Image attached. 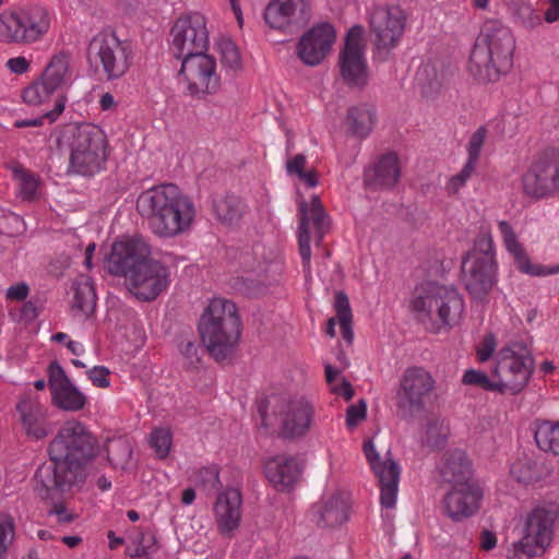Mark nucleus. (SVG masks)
<instances>
[{
    "mask_svg": "<svg viewBox=\"0 0 559 559\" xmlns=\"http://www.w3.org/2000/svg\"><path fill=\"white\" fill-rule=\"evenodd\" d=\"M156 537L152 531L139 532L128 545L126 552L131 558L150 559V555L156 549Z\"/></svg>",
    "mask_w": 559,
    "mask_h": 559,
    "instance_id": "39",
    "label": "nucleus"
},
{
    "mask_svg": "<svg viewBox=\"0 0 559 559\" xmlns=\"http://www.w3.org/2000/svg\"><path fill=\"white\" fill-rule=\"evenodd\" d=\"M203 345L216 361L230 358L241 335V321L236 305L224 298H214L199 321Z\"/></svg>",
    "mask_w": 559,
    "mask_h": 559,
    "instance_id": "4",
    "label": "nucleus"
},
{
    "mask_svg": "<svg viewBox=\"0 0 559 559\" xmlns=\"http://www.w3.org/2000/svg\"><path fill=\"white\" fill-rule=\"evenodd\" d=\"M148 255L151 248L142 237L126 238L114 242L106 266L110 274L123 276L127 281Z\"/></svg>",
    "mask_w": 559,
    "mask_h": 559,
    "instance_id": "19",
    "label": "nucleus"
},
{
    "mask_svg": "<svg viewBox=\"0 0 559 559\" xmlns=\"http://www.w3.org/2000/svg\"><path fill=\"white\" fill-rule=\"evenodd\" d=\"M136 210L160 238H174L187 233L197 213L193 201L173 183L155 186L141 192Z\"/></svg>",
    "mask_w": 559,
    "mask_h": 559,
    "instance_id": "2",
    "label": "nucleus"
},
{
    "mask_svg": "<svg viewBox=\"0 0 559 559\" xmlns=\"http://www.w3.org/2000/svg\"><path fill=\"white\" fill-rule=\"evenodd\" d=\"M88 379L97 388H108L110 382L108 379L109 370L104 366H96L87 371Z\"/></svg>",
    "mask_w": 559,
    "mask_h": 559,
    "instance_id": "63",
    "label": "nucleus"
},
{
    "mask_svg": "<svg viewBox=\"0 0 559 559\" xmlns=\"http://www.w3.org/2000/svg\"><path fill=\"white\" fill-rule=\"evenodd\" d=\"M22 425L26 431V435L33 437L36 440L47 437L53 429L52 424L47 418V412L41 414V416L22 421Z\"/></svg>",
    "mask_w": 559,
    "mask_h": 559,
    "instance_id": "52",
    "label": "nucleus"
},
{
    "mask_svg": "<svg viewBox=\"0 0 559 559\" xmlns=\"http://www.w3.org/2000/svg\"><path fill=\"white\" fill-rule=\"evenodd\" d=\"M497 262L490 235H479L474 248L462 260V282L468 294L483 300L496 283Z\"/></svg>",
    "mask_w": 559,
    "mask_h": 559,
    "instance_id": "9",
    "label": "nucleus"
},
{
    "mask_svg": "<svg viewBox=\"0 0 559 559\" xmlns=\"http://www.w3.org/2000/svg\"><path fill=\"white\" fill-rule=\"evenodd\" d=\"M241 503V493L236 488H229L217 496L214 513L222 534H229L239 526Z\"/></svg>",
    "mask_w": 559,
    "mask_h": 559,
    "instance_id": "27",
    "label": "nucleus"
},
{
    "mask_svg": "<svg viewBox=\"0 0 559 559\" xmlns=\"http://www.w3.org/2000/svg\"><path fill=\"white\" fill-rule=\"evenodd\" d=\"M298 243L299 253L305 267L309 269L311 259L309 224H313L317 242L320 243L329 228L328 215L318 195H313L311 204L306 201L299 203Z\"/></svg>",
    "mask_w": 559,
    "mask_h": 559,
    "instance_id": "20",
    "label": "nucleus"
},
{
    "mask_svg": "<svg viewBox=\"0 0 559 559\" xmlns=\"http://www.w3.org/2000/svg\"><path fill=\"white\" fill-rule=\"evenodd\" d=\"M516 22L525 29L532 31L539 27L543 16L530 4H522L515 12Z\"/></svg>",
    "mask_w": 559,
    "mask_h": 559,
    "instance_id": "56",
    "label": "nucleus"
},
{
    "mask_svg": "<svg viewBox=\"0 0 559 559\" xmlns=\"http://www.w3.org/2000/svg\"><path fill=\"white\" fill-rule=\"evenodd\" d=\"M177 79L183 95L199 100L215 94L221 86L216 60L206 52L181 59Z\"/></svg>",
    "mask_w": 559,
    "mask_h": 559,
    "instance_id": "11",
    "label": "nucleus"
},
{
    "mask_svg": "<svg viewBox=\"0 0 559 559\" xmlns=\"http://www.w3.org/2000/svg\"><path fill=\"white\" fill-rule=\"evenodd\" d=\"M335 40V29L330 23H320L304 34L297 45L300 60L310 67L320 64Z\"/></svg>",
    "mask_w": 559,
    "mask_h": 559,
    "instance_id": "22",
    "label": "nucleus"
},
{
    "mask_svg": "<svg viewBox=\"0 0 559 559\" xmlns=\"http://www.w3.org/2000/svg\"><path fill=\"white\" fill-rule=\"evenodd\" d=\"M170 50L181 60L192 55L206 52L210 45L205 17L191 13L179 17L171 27Z\"/></svg>",
    "mask_w": 559,
    "mask_h": 559,
    "instance_id": "13",
    "label": "nucleus"
},
{
    "mask_svg": "<svg viewBox=\"0 0 559 559\" xmlns=\"http://www.w3.org/2000/svg\"><path fill=\"white\" fill-rule=\"evenodd\" d=\"M13 176L19 181L22 198L32 200L37 192L38 182L36 178L22 166L13 167Z\"/></svg>",
    "mask_w": 559,
    "mask_h": 559,
    "instance_id": "54",
    "label": "nucleus"
},
{
    "mask_svg": "<svg viewBox=\"0 0 559 559\" xmlns=\"http://www.w3.org/2000/svg\"><path fill=\"white\" fill-rule=\"evenodd\" d=\"M66 100L67 99L63 95H59L52 110L47 111L37 118L15 120L13 126L15 128L21 129V128H27V127H34V128L41 127L46 120H48L49 123H52L63 112L64 107H66Z\"/></svg>",
    "mask_w": 559,
    "mask_h": 559,
    "instance_id": "47",
    "label": "nucleus"
},
{
    "mask_svg": "<svg viewBox=\"0 0 559 559\" xmlns=\"http://www.w3.org/2000/svg\"><path fill=\"white\" fill-rule=\"evenodd\" d=\"M0 41L21 44L16 10L0 14Z\"/></svg>",
    "mask_w": 559,
    "mask_h": 559,
    "instance_id": "46",
    "label": "nucleus"
},
{
    "mask_svg": "<svg viewBox=\"0 0 559 559\" xmlns=\"http://www.w3.org/2000/svg\"><path fill=\"white\" fill-rule=\"evenodd\" d=\"M216 218L226 225L237 224L246 212L245 203L235 195H227L213 203Z\"/></svg>",
    "mask_w": 559,
    "mask_h": 559,
    "instance_id": "36",
    "label": "nucleus"
},
{
    "mask_svg": "<svg viewBox=\"0 0 559 559\" xmlns=\"http://www.w3.org/2000/svg\"><path fill=\"white\" fill-rule=\"evenodd\" d=\"M106 145L105 133L92 123L67 124L57 139L58 148L69 152V170L83 176L103 167L107 158Z\"/></svg>",
    "mask_w": 559,
    "mask_h": 559,
    "instance_id": "5",
    "label": "nucleus"
},
{
    "mask_svg": "<svg viewBox=\"0 0 559 559\" xmlns=\"http://www.w3.org/2000/svg\"><path fill=\"white\" fill-rule=\"evenodd\" d=\"M334 310L336 312V318L341 325L344 340H346L348 343H352L354 337L352 329L353 316L349 299L344 292H337L335 294Z\"/></svg>",
    "mask_w": 559,
    "mask_h": 559,
    "instance_id": "40",
    "label": "nucleus"
},
{
    "mask_svg": "<svg viewBox=\"0 0 559 559\" xmlns=\"http://www.w3.org/2000/svg\"><path fill=\"white\" fill-rule=\"evenodd\" d=\"M510 474L519 483L532 484L542 479L544 466L536 455L523 453L511 464Z\"/></svg>",
    "mask_w": 559,
    "mask_h": 559,
    "instance_id": "33",
    "label": "nucleus"
},
{
    "mask_svg": "<svg viewBox=\"0 0 559 559\" xmlns=\"http://www.w3.org/2000/svg\"><path fill=\"white\" fill-rule=\"evenodd\" d=\"M217 48L221 53V60L231 71L241 69V58L235 43L229 38H222L217 41Z\"/></svg>",
    "mask_w": 559,
    "mask_h": 559,
    "instance_id": "49",
    "label": "nucleus"
},
{
    "mask_svg": "<svg viewBox=\"0 0 559 559\" xmlns=\"http://www.w3.org/2000/svg\"><path fill=\"white\" fill-rule=\"evenodd\" d=\"M169 284V270L151 255L126 281L128 290L139 300H154Z\"/></svg>",
    "mask_w": 559,
    "mask_h": 559,
    "instance_id": "16",
    "label": "nucleus"
},
{
    "mask_svg": "<svg viewBox=\"0 0 559 559\" xmlns=\"http://www.w3.org/2000/svg\"><path fill=\"white\" fill-rule=\"evenodd\" d=\"M558 518V511L552 506L534 508L526 516L522 530L525 539H531L538 546L547 549L552 540L554 525Z\"/></svg>",
    "mask_w": 559,
    "mask_h": 559,
    "instance_id": "23",
    "label": "nucleus"
},
{
    "mask_svg": "<svg viewBox=\"0 0 559 559\" xmlns=\"http://www.w3.org/2000/svg\"><path fill=\"white\" fill-rule=\"evenodd\" d=\"M310 17V0H272L264 10L266 24L287 34L297 33Z\"/></svg>",
    "mask_w": 559,
    "mask_h": 559,
    "instance_id": "17",
    "label": "nucleus"
},
{
    "mask_svg": "<svg viewBox=\"0 0 559 559\" xmlns=\"http://www.w3.org/2000/svg\"><path fill=\"white\" fill-rule=\"evenodd\" d=\"M150 443L158 457H166L171 445L170 431L165 428L155 429L150 436Z\"/></svg>",
    "mask_w": 559,
    "mask_h": 559,
    "instance_id": "57",
    "label": "nucleus"
},
{
    "mask_svg": "<svg viewBox=\"0 0 559 559\" xmlns=\"http://www.w3.org/2000/svg\"><path fill=\"white\" fill-rule=\"evenodd\" d=\"M498 228L501 233L503 245L507 251L513 257L518 269L525 274L543 275L542 266L531 263L530 258L523 247L518 240V236L512 226L507 221H499Z\"/></svg>",
    "mask_w": 559,
    "mask_h": 559,
    "instance_id": "30",
    "label": "nucleus"
},
{
    "mask_svg": "<svg viewBox=\"0 0 559 559\" xmlns=\"http://www.w3.org/2000/svg\"><path fill=\"white\" fill-rule=\"evenodd\" d=\"M440 474L442 479L451 486L472 484L471 464L465 453L460 450L445 453Z\"/></svg>",
    "mask_w": 559,
    "mask_h": 559,
    "instance_id": "31",
    "label": "nucleus"
},
{
    "mask_svg": "<svg viewBox=\"0 0 559 559\" xmlns=\"http://www.w3.org/2000/svg\"><path fill=\"white\" fill-rule=\"evenodd\" d=\"M98 453V441L79 420L66 421L48 447L49 461L36 469L35 490L41 498L66 492L85 481V468Z\"/></svg>",
    "mask_w": 559,
    "mask_h": 559,
    "instance_id": "1",
    "label": "nucleus"
},
{
    "mask_svg": "<svg viewBox=\"0 0 559 559\" xmlns=\"http://www.w3.org/2000/svg\"><path fill=\"white\" fill-rule=\"evenodd\" d=\"M240 264L248 272H265L267 260L264 247L258 243L250 251L242 252L240 254Z\"/></svg>",
    "mask_w": 559,
    "mask_h": 559,
    "instance_id": "45",
    "label": "nucleus"
},
{
    "mask_svg": "<svg viewBox=\"0 0 559 559\" xmlns=\"http://www.w3.org/2000/svg\"><path fill=\"white\" fill-rule=\"evenodd\" d=\"M96 305V295L90 281L80 282L74 286L73 307L85 314L92 312Z\"/></svg>",
    "mask_w": 559,
    "mask_h": 559,
    "instance_id": "42",
    "label": "nucleus"
},
{
    "mask_svg": "<svg viewBox=\"0 0 559 559\" xmlns=\"http://www.w3.org/2000/svg\"><path fill=\"white\" fill-rule=\"evenodd\" d=\"M515 39L511 29L499 23H486L469 56L468 71L481 83L496 82L513 64Z\"/></svg>",
    "mask_w": 559,
    "mask_h": 559,
    "instance_id": "3",
    "label": "nucleus"
},
{
    "mask_svg": "<svg viewBox=\"0 0 559 559\" xmlns=\"http://www.w3.org/2000/svg\"><path fill=\"white\" fill-rule=\"evenodd\" d=\"M16 409L20 413L21 421L26 419H33L37 416H41L47 412L46 407L40 403L38 396L34 393H26L16 405Z\"/></svg>",
    "mask_w": 559,
    "mask_h": 559,
    "instance_id": "50",
    "label": "nucleus"
},
{
    "mask_svg": "<svg viewBox=\"0 0 559 559\" xmlns=\"http://www.w3.org/2000/svg\"><path fill=\"white\" fill-rule=\"evenodd\" d=\"M195 484L207 492L215 491L219 484V469L216 465L202 467L195 476Z\"/></svg>",
    "mask_w": 559,
    "mask_h": 559,
    "instance_id": "55",
    "label": "nucleus"
},
{
    "mask_svg": "<svg viewBox=\"0 0 559 559\" xmlns=\"http://www.w3.org/2000/svg\"><path fill=\"white\" fill-rule=\"evenodd\" d=\"M69 64L70 53L60 51L51 57L40 78L57 92L61 90L71 78Z\"/></svg>",
    "mask_w": 559,
    "mask_h": 559,
    "instance_id": "32",
    "label": "nucleus"
},
{
    "mask_svg": "<svg viewBox=\"0 0 559 559\" xmlns=\"http://www.w3.org/2000/svg\"><path fill=\"white\" fill-rule=\"evenodd\" d=\"M417 80L419 83L433 91L440 87L444 82V72H439L435 63L426 62L418 70Z\"/></svg>",
    "mask_w": 559,
    "mask_h": 559,
    "instance_id": "53",
    "label": "nucleus"
},
{
    "mask_svg": "<svg viewBox=\"0 0 559 559\" xmlns=\"http://www.w3.org/2000/svg\"><path fill=\"white\" fill-rule=\"evenodd\" d=\"M526 195L540 199L559 191V151H545L522 177Z\"/></svg>",
    "mask_w": 559,
    "mask_h": 559,
    "instance_id": "14",
    "label": "nucleus"
},
{
    "mask_svg": "<svg viewBox=\"0 0 559 559\" xmlns=\"http://www.w3.org/2000/svg\"><path fill=\"white\" fill-rule=\"evenodd\" d=\"M406 16L399 7L376 8L370 15V29L379 49L396 46L404 33Z\"/></svg>",
    "mask_w": 559,
    "mask_h": 559,
    "instance_id": "21",
    "label": "nucleus"
},
{
    "mask_svg": "<svg viewBox=\"0 0 559 559\" xmlns=\"http://www.w3.org/2000/svg\"><path fill=\"white\" fill-rule=\"evenodd\" d=\"M534 439L542 451L559 455V421H536Z\"/></svg>",
    "mask_w": 559,
    "mask_h": 559,
    "instance_id": "37",
    "label": "nucleus"
},
{
    "mask_svg": "<svg viewBox=\"0 0 559 559\" xmlns=\"http://www.w3.org/2000/svg\"><path fill=\"white\" fill-rule=\"evenodd\" d=\"M49 515H53L59 524H69L73 522L76 515L73 512L68 511L66 506L61 502L55 503L48 511Z\"/></svg>",
    "mask_w": 559,
    "mask_h": 559,
    "instance_id": "64",
    "label": "nucleus"
},
{
    "mask_svg": "<svg viewBox=\"0 0 559 559\" xmlns=\"http://www.w3.org/2000/svg\"><path fill=\"white\" fill-rule=\"evenodd\" d=\"M449 427L439 418H430L421 437L420 444L429 451L442 450L448 441Z\"/></svg>",
    "mask_w": 559,
    "mask_h": 559,
    "instance_id": "38",
    "label": "nucleus"
},
{
    "mask_svg": "<svg viewBox=\"0 0 559 559\" xmlns=\"http://www.w3.org/2000/svg\"><path fill=\"white\" fill-rule=\"evenodd\" d=\"M52 404L67 412H79L86 405L87 399L72 382L51 392Z\"/></svg>",
    "mask_w": 559,
    "mask_h": 559,
    "instance_id": "34",
    "label": "nucleus"
},
{
    "mask_svg": "<svg viewBox=\"0 0 559 559\" xmlns=\"http://www.w3.org/2000/svg\"><path fill=\"white\" fill-rule=\"evenodd\" d=\"M22 425L26 431V435L33 437L36 440L47 437L53 429L52 424L47 418V412L41 414V416L22 421Z\"/></svg>",
    "mask_w": 559,
    "mask_h": 559,
    "instance_id": "51",
    "label": "nucleus"
},
{
    "mask_svg": "<svg viewBox=\"0 0 559 559\" xmlns=\"http://www.w3.org/2000/svg\"><path fill=\"white\" fill-rule=\"evenodd\" d=\"M346 121L353 135L366 138L374 126L376 115L370 107L365 105L350 107L347 112Z\"/></svg>",
    "mask_w": 559,
    "mask_h": 559,
    "instance_id": "35",
    "label": "nucleus"
},
{
    "mask_svg": "<svg viewBox=\"0 0 559 559\" xmlns=\"http://www.w3.org/2000/svg\"><path fill=\"white\" fill-rule=\"evenodd\" d=\"M367 412V404L364 400L358 401L356 404L350 405L346 413V425L354 428L359 421L365 419Z\"/></svg>",
    "mask_w": 559,
    "mask_h": 559,
    "instance_id": "62",
    "label": "nucleus"
},
{
    "mask_svg": "<svg viewBox=\"0 0 559 559\" xmlns=\"http://www.w3.org/2000/svg\"><path fill=\"white\" fill-rule=\"evenodd\" d=\"M534 370V358L522 342L502 347L492 369V378L498 379L501 393L519 394L527 385Z\"/></svg>",
    "mask_w": 559,
    "mask_h": 559,
    "instance_id": "10",
    "label": "nucleus"
},
{
    "mask_svg": "<svg viewBox=\"0 0 559 559\" xmlns=\"http://www.w3.org/2000/svg\"><path fill=\"white\" fill-rule=\"evenodd\" d=\"M302 466L289 455H276L264 463V473L269 481L280 491L289 490L300 478Z\"/></svg>",
    "mask_w": 559,
    "mask_h": 559,
    "instance_id": "25",
    "label": "nucleus"
},
{
    "mask_svg": "<svg viewBox=\"0 0 559 559\" xmlns=\"http://www.w3.org/2000/svg\"><path fill=\"white\" fill-rule=\"evenodd\" d=\"M14 538V521L7 513H0V559H3L8 547Z\"/></svg>",
    "mask_w": 559,
    "mask_h": 559,
    "instance_id": "58",
    "label": "nucleus"
},
{
    "mask_svg": "<svg viewBox=\"0 0 559 559\" xmlns=\"http://www.w3.org/2000/svg\"><path fill=\"white\" fill-rule=\"evenodd\" d=\"M546 549L533 543L531 539H525V536L514 542L507 550V559H536L545 554Z\"/></svg>",
    "mask_w": 559,
    "mask_h": 559,
    "instance_id": "43",
    "label": "nucleus"
},
{
    "mask_svg": "<svg viewBox=\"0 0 559 559\" xmlns=\"http://www.w3.org/2000/svg\"><path fill=\"white\" fill-rule=\"evenodd\" d=\"M411 308L419 320L437 319L442 325L451 326L459 322L464 301L455 287L426 282L415 288Z\"/></svg>",
    "mask_w": 559,
    "mask_h": 559,
    "instance_id": "6",
    "label": "nucleus"
},
{
    "mask_svg": "<svg viewBox=\"0 0 559 559\" xmlns=\"http://www.w3.org/2000/svg\"><path fill=\"white\" fill-rule=\"evenodd\" d=\"M135 56L130 39H121L114 31L96 34L87 49V58L95 72L107 81L123 78L130 70Z\"/></svg>",
    "mask_w": 559,
    "mask_h": 559,
    "instance_id": "7",
    "label": "nucleus"
},
{
    "mask_svg": "<svg viewBox=\"0 0 559 559\" xmlns=\"http://www.w3.org/2000/svg\"><path fill=\"white\" fill-rule=\"evenodd\" d=\"M364 452L376 474L380 486L381 506L391 509L395 506L400 481V466L394 461L390 450L386 451L382 460L374 449L372 440L364 442Z\"/></svg>",
    "mask_w": 559,
    "mask_h": 559,
    "instance_id": "18",
    "label": "nucleus"
},
{
    "mask_svg": "<svg viewBox=\"0 0 559 559\" xmlns=\"http://www.w3.org/2000/svg\"><path fill=\"white\" fill-rule=\"evenodd\" d=\"M480 497L479 488L473 483L452 486L443 499L444 510L453 521H461L478 510Z\"/></svg>",
    "mask_w": 559,
    "mask_h": 559,
    "instance_id": "24",
    "label": "nucleus"
},
{
    "mask_svg": "<svg viewBox=\"0 0 559 559\" xmlns=\"http://www.w3.org/2000/svg\"><path fill=\"white\" fill-rule=\"evenodd\" d=\"M132 455L131 443L124 438L110 441L107 445V457L115 468L124 469Z\"/></svg>",
    "mask_w": 559,
    "mask_h": 559,
    "instance_id": "41",
    "label": "nucleus"
},
{
    "mask_svg": "<svg viewBox=\"0 0 559 559\" xmlns=\"http://www.w3.org/2000/svg\"><path fill=\"white\" fill-rule=\"evenodd\" d=\"M312 514L318 526L335 527L348 519V504L340 492L325 496L312 507Z\"/></svg>",
    "mask_w": 559,
    "mask_h": 559,
    "instance_id": "28",
    "label": "nucleus"
},
{
    "mask_svg": "<svg viewBox=\"0 0 559 559\" xmlns=\"http://www.w3.org/2000/svg\"><path fill=\"white\" fill-rule=\"evenodd\" d=\"M435 379L423 367H408L403 372L396 392L397 415L411 420L425 407L426 400L435 389Z\"/></svg>",
    "mask_w": 559,
    "mask_h": 559,
    "instance_id": "12",
    "label": "nucleus"
},
{
    "mask_svg": "<svg viewBox=\"0 0 559 559\" xmlns=\"http://www.w3.org/2000/svg\"><path fill=\"white\" fill-rule=\"evenodd\" d=\"M21 44H33L41 39L50 27L48 11L39 5L16 9Z\"/></svg>",
    "mask_w": 559,
    "mask_h": 559,
    "instance_id": "26",
    "label": "nucleus"
},
{
    "mask_svg": "<svg viewBox=\"0 0 559 559\" xmlns=\"http://www.w3.org/2000/svg\"><path fill=\"white\" fill-rule=\"evenodd\" d=\"M56 91L39 78L26 86L22 92L23 102L29 106H38L50 97Z\"/></svg>",
    "mask_w": 559,
    "mask_h": 559,
    "instance_id": "44",
    "label": "nucleus"
},
{
    "mask_svg": "<svg viewBox=\"0 0 559 559\" xmlns=\"http://www.w3.org/2000/svg\"><path fill=\"white\" fill-rule=\"evenodd\" d=\"M401 177L399 157L390 152L380 156L372 168L366 175L368 185L381 189L393 188Z\"/></svg>",
    "mask_w": 559,
    "mask_h": 559,
    "instance_id": "29",
    "label": "nucleus"
},
{
    "mask_svg": "<svg viewBox=\"0 0 559 559\" xmlns=\"http://www.w3.org/2000/svg\"><path fill=\"white\" fill-rule=\"evenodd\" d=\"M476 164L471 163L467 160L461 171L453 177L450 178L448 185H447V191L450 194L456 193L471 178L472 174L475 170Z\"/></svg>",
    "mask_w": 559,
    "mask_h": 559,
    "instance_id": "60",
    "label": "nucleus"
},
{
    "mask_svg": "<svg viewBox=\"0 0 559 559\" xmlns=\"http://www.w3.org/2000/svg\"><path fill=\"white\" fill-rule=\"evenodd\" d=\"M462 383L475 388L483 389L488 392L501 393L498 379H490L485 372L475 369H468L464 372Z\"/></svg>",
    "mask_w": 559,
    "mask_h": 559,
    "instance_id": "48",
    "label": "nucleus"
},
{
    "mask_svg": "<svg viewBox=\"0 0 559 559\" xmlns=\"http://www.w3.org/2000/svg\"><path fill=\"white\" fill-rule=\"evenodd\" d=\"M48 373L49 388L51 392L71 382L63 368L57 361H52L49 365Z\"/></svg>",
    "mask_w": 559,
    "mask_h": 559,
    "instance_id": "61",
    "label": "nucleus"
},
{
    "mask_svg": "<svg viewBox=\"0 0 559 559\" xmlns=\"http://www.w3.org/2000/svg\"><path fill=\"white\" fill-rule=\"evenodd\" d=\"M364 28L353 26L345 38L338 56V67L343 81L352 88H364L368 83V68L361 44Z\"/></svg>",
    "mask_w": 559,
    "mask_h": 559,
    "instance_id": "15",
    "label": "nucleus"
},
{
    "mask_svg": "<svg viewBox=\"0 0 559 559\" xmlns=\"http://www.w3.org/2000/svg\"><path fill=\"white\" fill-rule=\"evenodd\" d=\"M487 132L488 131L486 127L481 126L472 134L467 145V160H469L471 163H477L485 139L487 136Z\"/></svg>",
    "mask_w": 559,
    "mask_h": 559,
    "instance_id": "59",
    "label": "nucleus"
},
{
    "mask_svg": "<svg viewBox=\"0 0 559 559\" xmlns=\"http://www.w3.org/2000/svg\"><path fill=\"white\" fill-rule=\"evenodd\" d=\"M271 414L281 418L280 435L285 439L302 437L310 429L314 409L304 397L288 399L280 395H271L258 403V413L261 425L269 428L273 425Z\"/></svg>",
    "mask_w": 559,
    "mask_h": 559,
    "instance_id": "8",
    "label": "nucleus"
}]
</instances>
